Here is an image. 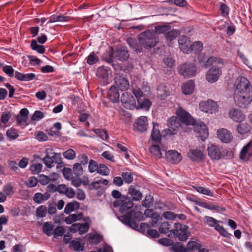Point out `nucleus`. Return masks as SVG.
I'll return each instance as SVG.
<instances>
[{
  "instance_id": "37",
  "label": "nucleus",
  "mask_w": 252,
  "mask_h": 252,
  "mask_svg": "<svg viewBox=\"0 0 252 252\" xmlns=\"http://www.w3.org/2000/svg\"><path fill=\"white\" fill-rule=\"evenodd\" d=\"M31 47L32 50L36 51L37 53L42 54L45 51V47L43 45H38L37 41L33 39L31 41Z\"/></svg>"
},
{
  "instance_id": "45",
  "label": "nucleus",
  "mask_w": 252,
  "mask_h": 252,
  "mask_svg": "<svg viewBox=\"0 0 252 252\" xmlns=\"http://www.w3.org/2000/svg\"><path fill=\"white\" fill-rule=\"evenodd\" d=\"M202 245L201 244L196 241H189L187 245V250L189 251H195L198 250V249L201 248Z\"/></svg>"
},
{
  "instance_id": "9",
  "label": "nucleus",
  "mask_w": 252,
  "mask_h": 252,
  "mask_svg": "<svg viewBox=\"0 0 252 252\" xmlns=\"http://www.w3.org/2000/svg\"><path fill=\"white\" fill-rule=\"evenodd\" d=\"M179 73L184 77L193 76L196 72V67L193 63H184L179 66Z\"/></svg>"
},
{
  "instance_id": "46",
  "label": "nucleus",
  "mask_w": 252,
  "mask_h": 252,
  "mask_svg": "<svg viewBox=\"0 0 252 252\" xmlns=\"http://www.w3.org/2000/svg\"><path fill=\"white\" fill-rule=\"evenodd\" d=\"M193 188L196 190L197 192L200 193H202L205 195H207L210 196H213V193L212 192L208 189L205 188L203 187L200 186H193Z\"/></svg>"
},
{
  "instance_id": "61",
  "label": "nucleus",
  "mask_w": 252,
  "mask_h": 252,
  "mask_svg": "<svg viewBox=\"0 0 252 252\" xmlns=\"http://www.w3.org/2000/svg\"><path fill=\"white\" fill-rule=\"evenodd\" d=\"M220 11L222 17H228L229 12V7L225 3H221L220 6Z\"/></svg>"
},
{
  "instance_id": "44",
  "label": "nucleus",
  "mask_w": 252,
  "mask_h": 252,
  "mask_svg": "<svg viewBox=\"0 0 252 252\" xmlns=\"http://www.w3.org/2000/svg\"><path fill=\"white\" fill-rule=\"evenodd\" d=\"M214 228L219 233L220 235L224 237L230 238L232 236L231 234L228 233L222 225H220V224L216 226Z\"/></svg>"
},
{
  "instance_id": "27",
  "label": "nucleus",
  "mask_w": 252,
  "mask_h": 252,
  "mask_svg": "<svg viewBox=\"0 0 252 252\" xmlns=\"http://www.w3.org/2000/svg\"><path fill=\"white\" fill-rule=\"evenodd\" d=\"M128 193L132 196V200L134 201H139L143 197L142 192L132 185L128 189Z\"/></svg>"
},
{
  "instance_id": "17",
  "label": "nucleus",
  "mask_w": 252,
  "mask_h": 252,
  "mask_svg": "<svg viewBox=\"0 0 252 252\" xmlns=\"http://www.w3.org/2000/svg\"><path fill=\"white\" fill-rule=\"evenodd\" d=\"M148 120L145 116H141L136 120L133 125V128L135 130L139 132H144L147 130L148 127Z\"/></svg>"
},
{
  "instance_id": "55",
  "label": "nucleus",
  "mask_w": 252,
  "mask_h": 252,
  "mask_svg": "<svg viewBox=\"0 0 252 252\" xmlns=\"http://www.w3.org/2000/svg\"><path fill=\"white\" fill-rule=\"evenodd\" d=\"M2 71L10 77H13L15 74L14 69L11 65L3 66Z\"/></svg>"
},
{
  "instance_id": "18",
  "label": "nucleus",
  "mask_w": 252,
  "mask_h": 252,
  "mask_svg": "<svg viewBox=\"0 0 252 252\" xmlns=\"http://www.w3.org/2000/svg\"><path fill=\"white\" fill-rule=\"evenodd\" d=\"M218 138L224 143H230L233 138L231 133L227 129L221 128L217 131Z\"/></svg>"
},
{
  "instance_id": "8",
  "label": "nucleus",
  "mask_w": 252,
  "mask_h": 252,
  "mask_svg": "<svg viewBox=\"0 0 252 252\" xmlns=\"http://www.w3.org/2000/svg\"><path fill=\"white\" fill-rule=\"evenodd\" d=\"M182 125L193 126L195 123V120L190 114L181 107H180L176 113Z\"/></svg>"
},
{
  "instance_id": "36",
  "label": "nucleus",
  "mask_w": 252,
  "mask_h": 252,
  "mask_svg": "<svg viewBox=\"0 0 252 252\" xmlns=\"http://www.w3.org/2000/svg\"><path fill=\"white\" fill-rule=\"evenodd\" d=\"M79 208V203L77 201H74L68 203L64 210V212L66 214H69L71 212L73 211L75 209Z\"/></svg>"
},
{
  "instance_id": "59",
  "label": "nucleus",
  "mask_w": 252,
  "mask_h": 252,
  "mask_svg": "<svg viewBox=\"0 0 252 252\" xmlns=\"http://www.w3.org/2000/svg\"><path fill=\"white\" fill-rule=\"evenodd\" d=\"M35 138L39 141H45L48 140V136L43 131H38L35 132Z\"/></svg>"
},
{
  "instance_id": "32",
  "label": "nucleus",
  "mask_w": 252,
  "mask_h": 252,
  "mask_svg": "<svg viewBox=\"0 0 252 252\" xmlns=\"http://www.w3.org/2000/svg\"><path fill=\"white\" fill-rule=\"evenodd\" d=\"M180 33L179 30L173 29L168 31L165 35V37L167 42H171L176 39Z\"/></svg>"
},
{
  "instance_id": "60",
  "label": "nucleus",
  "mask_w": 252,
  "mask_h": 252,
  "mask_svg": "<svg viewBox=\"0 0 252 252\" xmlns=\"http://www.w3.org/2000/svg\"><path fill=\"white\" fill-rule=\"evenodd\" d=\"M73 173L72 170L69 168H64L63 169V176L67 180H70L74 177Z\"/></svg>"
},
{
  "instance_id": "20",
  "label": "nucleus",
  "mask_w": 252,
  "mask_h": 252,
  "mask_svg": "<svg viewBox=\"0 0 252 252\" xmlns=\"http://www.w3.org/2000/svg\"><path fill=\"white\" fill-rule=\"evenodd\" d=\"M229 116L231 119L236 122H241L245 119V115L241 110L236 108H232L230 110Z\"/></svg>"
},
{
  "instance_id": "29",
  "label": "nucleus",
  "mask_w": 252,
  "mask_h": 252,
  "mask_svg": "<svg viewBox=\"0 0 252 252\" xmlns=\"http://www.w3.org/2000/svg\"><path fill=\"white\" fill-rule=\"evenodd\" d=\"M133 203L132 200L128 198L121 200V206L119 208L120 212L122 213L129 210L133 206Z\"/></svg>"
},
{
  "instance_id": "31",
  "label": "nucleus",
  "mask_w": 252,
  "mask_h": 252,
  "mask_svg": "<svg viewBox=\"0 0 252 252\" xmlns=\"http://www.w3.org/2000/svg\"><path fill=\"white\" fill-rule=\"evenodd\" d=\"M215 64H223L222 60L218 57H211L208 58L205 63L204 64V67L207 68L210 66Z\"/></svg>"
},
{
  "instance_id": "30",
  "label": "nucleus",
  "mask_w": 252,
  "mask_h": 252,
  "mask_svg": "<svg viewBox=\"0 0 252 252\" xmlns=\"http://www.w3.org/2000/svg\"><path fill=\"white\" fill-rule=\"evenodd\" d=\"M72 19V18L68 16L52 15L49 17L48 24L56 22H68Z\"/></svg>"
},
{
  "instance_id": "42",
  "label": "nucleus",
  "mask_w": 252,
  "mask_h": 252,
  "mask_svg": "<svg viewBox=\"0 0 252 252\" xmlns=\"http://www.w3.org/2000/svg\"><path fill=\"white\" fill-rule=\"evenodd\" d=\"M70 248L75 251H83L84 250V244L82 245L78 241L72 240L70 243Z\"/></svg>"
},
{
  "instance_id": "7",
  "label": "nucleus",
  "mask_w": 252,
  "mask_h": 252,
  "mask_svg": "<svg viewBox=\"0 0 252 252\" xmlns=\"http://www.w3.org/2000/svg\"><path fill=\"white\" fill-rule=\"evenodd\" d=\"M208 155L212 159L219 160L225 158L228 154L227 149L211 144L207 148Z\"/></svg>"
},
{
  "instance_id": "40",
  "label": "nucleus",
  "mask_w": 252,
  "mask_h": 252,
  "mask_svg": "<svg viewBox=\"0 0 252 252\" xmlns=\"http://www.w3.org/2000/svg\"><path fill=\"white\" fill-rule=\"evenodd\" d=\"M93 131L102 140L106 141L108 138V134L106 130L100 128L93 129Z\"/></svg>"
},
{
  "instance_id": "58",
  "label": "nucleus",
  "mask_w": 252,
  "mask_h": 252,
  "mask_svg": "<svg viewBox=\"0 0 252 252\" xmlns=\"http://www.w3.org/2000/svg\"><path fill=\"white\" fill-rule=\"evenodd\" d=\"M98 164L93 159H91L89 161L88 169L91 173H94L97 171Z\"/></svg>"
},
{
  "instance_id": "6",
  "label": "nucleus",
  "mask_w": 252,
  "mask_h": 252,
  "mask_svg": "<svg viewBox=\"0 0 252 252\" xmlns=\"http://www.w3.org/2000/svg\"><path fill=\"white\" fill-rule=\"evenodd\" d=\"M132 93L137 99V109H142L146 111L149 110L152 105V102L149 99L144 96L141 89L137 87L133 88Z\"/></svg>"
},
{
  "instance_id": "10",
  "label": "nucleus",
  "mask_w": 252,
  "mask_h": 252,
  "mask_svg": "<svg viewBox=\"0 0 252 252\" xmlns=\"http://www.w3.org/2000/svg\"><path fill=\"white\" fill-rule=\"evenodd\" d=\"M199 108L201 111L210 114L215 113L219 111L217 103L211 99L201 102L199 103Z\"/></svg>"
},
{
  "instance_id": "4",
  "label": "nucleus",
  "mask_w": 252,
  "mask_h": 252,
  "mask_svg": "<svg viewBox=\"0 0 252 252\" xmlns=\"http://www.w3.org/2000/svg\"><path fill=\"white\" fill-rule=\"evenodd\" d=\"M174 229L170 231V235L178 238L181 241H186L190 235L188 230V226L179 222H175L174 225Z\"/></svg>"
},
{
  "instance_id": "62",
  "label": "nucleus",
  "mask_w": 252,
  "mask_h": 252,
  "mask_svg": "<svg viewBox=\"0 0 252 252\" xmlns=\"http://www.w3.org/2000/svg\"><path fill=\"white\" fill-rule=\"evenodd\" d=\"M132 213L130 211L127 212L125 215L121 216V220L123 221L124 223H125L126 225H127L130 222V220H132Z\"/></svg>"
},
{
  "instance_id": "38",
  "label": "nucleus",
  "mask_w": 252,
  "mask_h": 252,
  "mask_svg": "<svg viewBox=\"0 0 252 252\" xmlns=\"http://www.w3.org/2000/svg\"><path fill=\"white\" fill-rule=\"evenodd\" d=\"M149 151L157 158H160L162 157V153L158 145H153L149 147Z\"/></svg>"
},
{
  "instance_id": "23",
  "label": "nucleus",
  "mask_w": 252,
  "mask_h": 252,
  "mask_svg": "<svg viewBox=\"0 0 252 252\" xmlns=\"http://www.w3.org/2000/svg\"><path fill=\"white\" fill-rule=\"evenodd\" d=\"M96 76L103 82V85L108 83V70L104 66L99 67L96 71Z\"/></svg>"
},
{
  "instance_id": "33",
  "label": "nucleus",
  "mask_w": 252,
  "mask_h": 252,
  "mask_svg": "<svg viewBox=\"0 0 252 252\" xmlns=\"http://www.w3.org/2000/svg\"><path fill=\"white\" fill-rule=\"evenodd\" d=\"M237 131L241 135L246 134L251 131V127L247 123H242L237 126Z\"/></svg>"
},
{
  "instance_id": "28",
  "label": "nucleus",
  "mask_w": 252,
  "mask_h": 252,
  "mask_svg": "<svg viewBox=\"0 0 252 252\" xmlns=\"http://www.w3.org/2000/svg\"><path fill=\"white\" fill-rule=\"evenodd\" d=\"M182 92L185 94H191L194 91V83L191 80L185 83L182 85Z\"/></svg>"
},
{
  "instance_id": "5",
  "label": "nucleus",
  "mask_w": 252,
  "mask_h": 252,
  "mask_svg": "<svg viewBox=\"0 0 252 252\" xmlns=\"http://www.w3.org/2000/svg\"><path fill=\"white\" fill-rule=\"evenodd\" d=\"M45 154L46 156L42 159V161L47 167L51 168L54 166L55 163L58 164L63 163L61 154L55 153L51 148L46 149Z\"/></svg>"
},
{
  "instance_id": "53",
  "label": "nucleus",
  "mask_w": 252,
  "mask_h": 252,
  "mask_svg": "<svg viewBox=\"0 0 252 252\" xmlns=\"http://www.w3.org/2000/svg\"><path fill=\"white\" fill-rule=\"evenodd\" d=\"M63 155L65 158L69 160L73 159L76 157L75 151L71 149L66 150Z\"/></svg>"
},
{
  "instance_id": "2",
  "label": "nucleus",
  "mask_w": 252,
  "mask_h": 252,
  "mask_svg": "<svg viewBox=\"0 0 252 252\" xmlns=\"http://www.w3.org/2000/svg\"><path fill=\"white\" fill-rule=\"evenodd\" d=\"M129 56L128 51L124 46L117 47L115 50L110 47L109 57L104 58V59L108 63H111L114 61L124 62L127 60Z\"/></svg>"
},
{
  "instance_id": "14",
  "label": "nucleus",
  "mask_w": 252,
  "mask_h": 252,
  "mask_svg": "<svg viewBox=\"0 0 252 252\" xmlns=\"http://www.w3.org/2000/svg\"><path fill=\"white\" fill-rule=\"evenodd\" d=\"M221 74V70L220 68L213 66L206 73V79L209 82L213 83L218 81Z\"/></svg>"
},
{
  "instance_id": "49",
  "label": "nucleus",
  "mask_w": 252,
  "mask_h": 252,
  "mask_svg": "<svg viewBox=\"0 0 252 252\" xmlns=\"http://www.w3.org/2000/svg\"><path fill=\"white\" fill-rule=\"evenodd\" d=\"M43 165L41 163H36L31 165L30 170L32 174H37L40 173L42 169Z\"/></svg>"
},
{
  "instance_id": "56",
  "label": "nucleus",
  "mask_w": 252,
  "mask_h": 252,
  "mask_svg": "<svg viewBox=\"0 0 252 252\" xmlns=\"http://www.w3.org/2000/svg\"><path fill=\"white\" fill-rule=\"evenodd\" d=\"M122 176L124 181L127 184L131 183L133 180V176L130 172H125L122 173Z\"/></svg>"
},
{
  "instance_id": "39",
  "label": "nucleus",
  "mask_w": 252,
  "mask_h": 252,
  "mask_svg": "<svg viewBox=\"0 0 252 252\" xmlns=\"http://www.w3.org/2000/svg\"><path fill=\"white\" fill-rule=\"evenodd\" d=\"M204 220L205 224L211 227H215L216 226L219 225V223L220 222L214 218L209 216L204 217Z\"/></svg>"
},
{
  "instance_id": "15",
  "label": "nucleus",
  "mask_w": 252,
  "mask_h": 252,
  "mask_svg": "<svg viewBox=\"0 0 252 252\" xmlns=\"http://www.w3.org/2000/svg\"><path fill=\"white\" fill-rule=\"evenodd\" d=\"M121 101L126 109H132L136 106V101L134 97L126 92L122 94Z\"/></svg>"
},
{
  "instance_id": "34",
  "label": "nucleus",
  "mask_w": 252,
  "mask_h": 252,
  "mask_svg": "<svg viewBox=\"0 0 252 252\" xmlns=\"http://www.w3.org/2000/svg\"><path fill=\"white\" fill-rule=\"evenodd\" d=\"M54 227V226L51 221L44 222L42 227L43 233L48 236H51L53 234Z\"/></svg>"
},
{
  "instance_id": "12",
  "label": "nucleus",
  "mask_w": 252,
  "mask_h": 252,
  "mask_svg": "<svg viewBox=\"0 0 252 252\" xmlns=\"http://www.w3.org/2000/svg\"><path fill=\"white\" fill-rule=\"evenodd\" d=\"M193 126L194 132L197 134V136L200 137L202 141L206 140L209 135L206 125L202 122L198 123L195 122Z\"/></svg>"
},
{
  "instance_id": "64",
  "label": "nucleus",
  "mask_w": 252,
  "mask_h": 252,
  "mask_svg": "<svg viewBox=\"0 0 252 252\" xmlns=\"http://www.w3.org/2000/svg\"><path fill=\"white\" fill-rule=\"evenodd\" d=\"M3 192L6 196H9L13 193V187L10 184H7L3 187Z\"/></svg>"
},
{
  "instance_id": "51",
  "label": "nucleus",
  "mask_w": 252,
  "mask_h": 252,
  "mask_svg": "<svg viewBox=\"0 0 252 252\" xmlns=\"http://www.w3.org/2000/svg\"><path fill=\"white\" fill-rule=\"evenodd\" d=\"M96 172L101 175L107 176L110 173V170L105 165L99 164Z\"/></svg>"
},
{
  "instance_id": "21",
  "label": "nucleus",
  "mask_w": 252,
  "mask_h": 252,
  "mask_svg": "<svg viewBox=\"0 0 252 252\" xmlns=\"http://www.w3.org/2000/svg\"><path fill=\"white\" fill-rule=\"evenodd\" d=\"M188 156L191 160L197 162H202L204 159V154L203 152L198 149H194L190 151L188 153Z\"/></svg>"
},
{
  "instance_id": "1",
  "label": "nucleus",
  "mask_w": 252,
  "mask_h": 252,
  "mask_svg": "<svg viewBox=\"0 0 252 252\" xmlns=\"http://www.w3.org/2000/svg\"><path fill=\"white\" fill-rule=\"evenodd\" d=\"M234 100L236 105L246 107L252 100V90L249 81L245 77L237 79L234 93Z\"/></svg>"
},
{
  "instance_id": "54",
  "label": "nucleus",
  "mask_w": 252,
  "mask_h": 252,
  "mask_svg": "<svg viewBox=\"0 0 252 252\" xmlns=\"http://www.w3.org/2000/svg\"><path fill=\"white\" fill-rule=\"evenodd\" d=\"M170 226L171 225L168 222L164 221L160 224L159 231L160 233L166 234L169 231Z\"/></svg>"
},
{
  "instance_id": "19",
  "label": "nucleus",
  "mask_w": 252,
  "mask_h": 252,
  "mask_svg": "<svg viewBox=\"0 0 252 252\" xmlns=\"http://www.w3.org/2000/svg\"><path fill=\"white\" fill-rule=\"evenodd\" d=\"M165 157L167 160L173 164L178 163L182 158L181 155L175 150L167 152L165 154Z\"/></svg>"
},
{
  "instance_id": "48",
  "label": "nucleus",
  "mask_w": 252,
  "mask_h": 252,
  "mask_svg": "<svg viewBox=\"0 0 252 252\" xmlns=\"http://www.w3.org/2000/svg\"><path fill=\"white\" fill-rule=\"evenodd\" d=\"M72 171L75 176H80L83 174V170L81 163H75L72 168Z\"/></svg>"
},
{
  "instance_id": "50",
  "label": "nucleus",
  "mask_w": 252,
  "mask_h": 252,
  "mask_svg": "<svg viewBox=\"0 0 252 252\" xmlns=\"http://www.w3.org/2000/svg\"><path fill=\"white\" fill-rule=\"evenodd\" d=\"M6 136L11 140H14L19 136L17 130L13 127H11L6 131Z\"/></svg>"
},
{
  "instance_id": "26",
  "label": "nucleus",
  "mask_w": 252,
  "mask_h": 252,
  "mask_svg": "<svg viewBox=\"0 0 252 252\" xmlns=\"http://www.w3.org/2000/svg\"><path fill=\"white\" fill-rule=\"evenodd\" d=\"M252 156V140L243 147L240 154V158L245 159L247 157Z\"/></svg>"
},
{
  "instance_id": "35",
  "label": "nucleus",
  "mask_w": 252,
  "mask_h": 252,
  "mask_svg": "<svg viewBox=\"0 0 252 252\" xmlns=\"http://www.w3.org/2000/svg\"><path fill=\"white\" fill-rule=\"evenodd\" d=\"M171 28V27L169 25H159L155 26V32L158 34H164L169 31Z\"/></svg>"
},
{
  "instance_id": "25",
  "label": "nucleus",
  "mask_w": 252,
  "mask_h": 252,
  "mask_svg": "<svg viewBox=\"0 0 252 252\" xmlns=\"http://www.w3.org/2000/svg\"><path fill=\"white\" fill-rule=\"evenodd\" d=\"M157 95L158 98L161 100H164L170 95L169 90L166 86L160 85L157 88Z\"/></svg>"
},
{
  "instance_id": "3",
  "label": "nucleus",
  "mask_w": 252,
  "mask_h": 252,
  "mask_svg": "<svg viewBox=\"0 0 252 252\" xmlns=\"http://www.w3.org/2000/svg\"><path fill=\"white\" fill-rule=\"evenodd\" d=\"M139 43L146 49H150L156 46L158 38L153 31L146 30L138 36Z\"/></svg>"
},
{
  "instance_id": "24",
  "label": "nucleus",
  "mask_w": 252,
  "mask_h": 252,
  "mask_svg": "<svg viewBox=\"0 0 252 252\" xmlns=\"http://www.w3.org/2000/svg\"><path fill=\"white\" fill-rule=\"evenodd\" d=\"M153 126L151 135L152 140L155 142L159 143L161 140V135L159 129L158 124L153 122Z\"/></svg>"
},
{
  "instance_id": "63",
  "label": "nucleus",
  "mask_w": 252,
  "mask_h": 252,
  "mask_svg": "<svg viewBox=\"0 0 252 252\" xmlns=\"http://www.w3.org/2000/svg\"><path fill=\"white\" fill-rule=\"evenodd\" d=\"M173 250L175 252H187V250L183 245H181L179 243H177L172 247Z\"/></svg>"
},
{
  "instance_id": "57",
  "label": "nucleus",
  "mask_w": 252,
  "mask_h": 252,
  "mask_svg": "<svg viewBox=\"0 0 252 252\" xmlns=\"http://www.w3.org/2000/svg\"><path fill=\"white\" fill-rule=\"evenodd\" d=\"M65 230L63 227L58 226L53 230V234L55 238H58L59 237L62 236Z\"/></svg>"
},
{
  "instance_id": "22",
  "label": "nucleus",
  "mask_w": 252,
  "mask_h": 252,
  "mask_svg": "<svg viewBox=\"0 0 252 252\" xmlns=\"http://www.w3.org/2000/svg\"><path fill=\"white\" fill-rule=\"evenodd\" d=\"M108 98L113 103L119 101L120 94L114 85L112 86L108 92Z\"/></svg>"
},
{
  "instance_id": "52",
  "label": "nucleus",
  "mask_w": 252,
  "mask_h": 252,
  "mask_svg": "<svg viewBox=\"0 0 252 252\" xmlns=\"http://www.w3.org/2000/svg\"><path fill=\"white\" fill-rule=\"evenodd\" d=\"M47 214V208L45 205L38 207L36 210V216L39 218H43Z\"/></svg>"
},
{
  "instance_id": "43",
  "label": "nucleus",
  "mask_w": 252,
  "mask_h": 252,
  "mask_svg": "<svg viewBox=\"0 0 252 252\" xmlns=\"http://www.w3.org/2000/svg\"><path fill=\"white\" fill-rule=\"evenodd\" d=\"M98 61L99 58L94 52H91L86 58L87 63L90 65L94 64Z\"/></svg>"
},
{
  "instance_id": "16",
  "label": "nucleus",
  "mask_w": 252,
  "mask_h": 252,
  "mask_svg": "<svg viewBox=\"0 0 252 252\" xmlns=\"http://www.w3.org/2000/svg\"><path fill=\"white\" fill-rule=\"evenodd\" d=\"M179 48L181 51L186 54L190 53L191 42L189 37L185 35H182L178 39Z\"/></svg>"
},
{
  "instance_id": "13",
  "label": "nucleus",
  "mask_w": 252,
  "mask_h": 252,
  "mask_svg": "<svg viewBox=\"0 0 252 252\" xmlns=\"http://www.w3.org/2000/svg\"><path fill=\"white\" fill-rule=\"evenodd\" d=\"M167 125L169 128L166 129L165 131L166 134L169 135L174 134L175 133L174 131L182 126L178 117L175 116H172L168 119Z\"/></svg>"
},
{
  "instance_id": "41",
  "label": "nucleus",
  "mask_w": 252,
  "mask_h": 252,
  "mask_svg": "<svg viewBox=\"0 0 252 252\" xmlns=\"http://www.w3.org/2000/svg\"><path fill=\"white\" fill-rule=\"evenodd\" d=\"M203 49V43L201 41H195L190 45V53L194 51L196 54L200 53Z\"/></svg>"
},
{
  "instance_id": "47",
  "label": "nucleus",
  "mask_w": 252,
  "mask_h": 252,
  "mask_svg": "<svg viewBox=\"0 0 252 252\" xmlns=\"http://www.w3.org/2000/svg\"><path fill=\"white\" fill-rule=\"evenodd\" d=\"M153 197L151 195H146L144 199L142 201V205L146 208H149L153 204Z\"/></svg>"
},
{
  "instance_id": "11",
  "label": "nucleus",
  "mask_w": 252,
  "mask_h": 252,
  "mask_svg": "<svg viewBox=\"0 0 252 252\" xmlns=\"http://www.w3.org/2000/svg\"><path fill=\"white\" fill-rule=\"evenodd\" d=\"M114 80L115 87L121 91H124L129 89V83L126 75L118 74L115 76Z\"/></svg>"
}]
</instances>
